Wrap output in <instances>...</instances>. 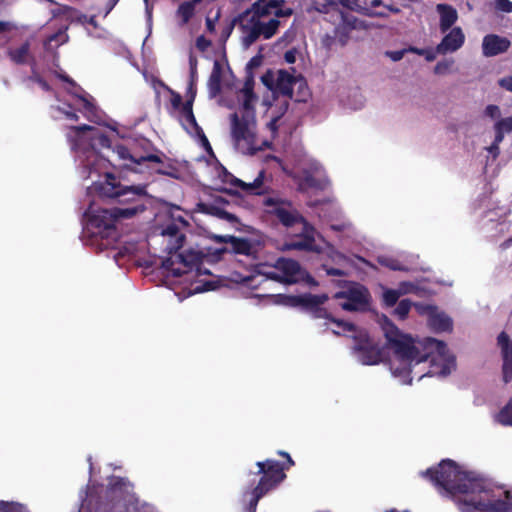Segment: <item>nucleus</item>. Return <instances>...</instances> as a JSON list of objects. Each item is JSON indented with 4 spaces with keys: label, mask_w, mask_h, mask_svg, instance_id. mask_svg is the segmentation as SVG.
Wrapping results in <instances>:
<instances>
[{
    "label": "nucleus",
    "mask_w": 512,
    "mask_h": 512,
    "mask_svg": "<svg viewBox=\"0 0 512 512\" xmlns=\"http://www.w3.org/2000/svg\"><path fill=\"white\" fill-rule=\"evenodd\" d=\"M383 330L388 343L402 361L419 364L430 360L426 375L446 377L455 368V357L448 354L445 342L428 337L415 344L410 336L403 335L386 316Z\"/></svg>",
    "instance_id": "nucleus-1"
},
{
    "label": "nucleus",
    "mask_w": 512,
    "mask_h": 512,
    "mask_svg": "<svg viewBox=\"0 0 512 512\" xmlns=\"http://www.w3.org/2000/svg\"><path fill=\"white\" fill-rule=\"evenodd\" d=\"M485 478L472 471H463L453 460L448 459V496L458 494H484L485 498H471L460 502L461 510L467 512H512V502L490 499L492 489Z\"/></svg>",
    "instance_id": "nucleus-2"
},
{
    "label": "nucleus",
    "mask_w": 512,
    "mask_h": 512,
    "mask_svg": "<svg viewBox=\"0 0 512 512\" xmlns=\"http://www.w3.org/2000/svg\"><path fill=\"white\" fill-rule=\"evenodd\" d=\"M189 226V222L181 214V210L176 208L170 213V219L162 226L161 235L168 237L166 251L169 254H176L175 259L168 257L162 262V266L171 273L173 277H181L184 274L196 269L200 272L205 254L202 251L188 249L177 253L185 242L186 236L182 232Z\"/></svg>",
    "instance_id": "nucleus-3"
},
{
    "label": "nucleus",
    "mask_w": 512,
    "mask_h": 512,
    "mask_svg": "<svg viewBox=\"0 0 512 512\" xmlns=\"http://www.w3.org/2000/svg\"><path fill=\"white\" fill-rule=\"evenodd\" d=\"M278 454L286 458V462H279L275 459H266L256 463L257 471H249L247 474V486L243 496H249L247 510L256 512L258 502L272 490L276 489L285 479L286 470H289L294 461L285 451Z\"/></svg>",
    "instance_id": "nucleus-4"
},
{
    "label": "nucleus",
    "mask_w": 512,
    "mask_h": 512,
    "mask_svg": "<svg viewBox=\"0 0 512 512\" xmlns=\"http://www.w3.org/2000/svg\"><path fill=\"white\" fill-rule=\"evenodd\" d=\"M96 189L101 197L114 199L117 202L118 206L114 207L115 212L123 220L132 219L142 214L146 211L149 203L146 185H122L111 173L106 174L105 182Z\"/></svg>",
    "instance_id": "nucleus-5"
},
{
    "label": "nucleus",
    "mask_w": 512,
    "mask_h": 512,
    "mask_svg": "<svg viewBox=\"0 0 512 512\" xmlns=\"http://www.w3.org/2000/svg\"><path fill=\"white\" fill-rule=\"evenodd\" d=\"M136 505L133 485L119 476H112L106 488L95 495L90 494L87 500L89 512H131Z\"/></svg>",
    "instance_id": "nucleus-6"
},
{
    "label": "nucleus",
    "mask_w": 512,
    "mask_h": 512,
    "mask_svg": "<svg viewBox=\"0 0 512 512\" xmlns=\"http://www.w3.org/2000/svg\"><path fill=\"white\" fill-rule=\"evenodd\" d=\"M270 16L266 9H260L258 3L252 5L240 13L234 20L239 22L242 31V44L250 47L260 37L265 40L271 39L278 32L281 21L278 19H270L267 22L262 21L263 18Z\"/></svg>",
    "instance_id": "nucleus-7"
},
{
    "label": "nucleus",
    "mask_w": 512,
    "mask_h": 512,
    "mask_svg": "<svg viewBox=\"0 0 512 512\" xmlns=\"http://www.w3.org/2000/svg\"><path fill=\"white\" fill-rule=\"evenodd\" d=\"M87 216L86 232L95 242L101 241L102 248L106 249L118 241L120 232L117 224L123 218L115 212L114 207L111 209H90Z\"/></svg>",
    "instance_id": "nucleus-8"
},
{
    "label": "nucleus",
    "mask_w": 512,
    "mask_h": 512,
    "mask_svg": "<svg viewBox=\"0 0 512 512\" xmlns=\"http://www.w3.org/2000/svg\"><path fill=\"white\" fill-rule=\"evenodd\" d=\"M265 212L269 216L275 218L281 225L286 228L302 224L307 226L306 219L294 207L293 203L281 197H265L263 199Z\"/></svg>",
    "instance_id": "nucleus-9"
},
{
    "label": "nucleus",
    "mask_w": 512,
    "mask_h": 512,
    "mask_svg": "<svg viewBox=\"0 0 512 512\" xmlns=\"http://www.w3.org/2000/svg\"><path fill=\"white\" fill-rule=\"evenodd\" d=\"M216 240L229 245L216 250L215 256L217 259H221L225 253H231L245 256L249 260V264L256 263L259 260V252L262 247L258 241L233 235L216 236Z\"/></svg>",
    "instance_id": "nucleus-10"
},
{
    "label": "nucleus",
    "mask_w": 512,
    "mask_h": 512,
    "mask_svg": "<svg viewBox=\"0 0 512 512\" xmlns=\"http://www.w3.org/2000/svg\"><path fill=\"white\" fill-rule=\"evenodd\" d=\"M319 11L326 14L332 13V17L335 16V20L339 21L334 29V38L342 46L347 44L351 32L359 28L357 17L339 9L338 3L335 1H329Z\"/></svg>",
    "instance_id": "nucleus-11"
},
{
    "label": "nucleus",
    "mask_w": 512,
    "mask_h": 512,
    "mask_svg": "<svg viewBox=\"0 0 512 512\" xmlns=\"http://www.w3.org/2000/svg\"><path fill=\"white\" fill-rule=\"evenodd\" d=\"M369 297L368 289L360 284H353L347 290L335 294L336 299L345 300L340 303V306L346 311L365 310L369 303Z\"/></svg>",
    "instance_id": "nucleus-12"
},
{
    "label": "nucleus",
    "mask_w": 512,
    "mask_h": 512,
    "mask_svg": "<svg viewBox=\"0 0 512 512\" xmlns=\"http://www.w3.org/2000/svg\"><path fill=\"white\" fill-rule=\"evenodd\" d=\"M267 160L275 161L281 167L283 172L292 177L297 182L299 191H307L309 189L323 190L327 186L326 179L316 177L311 169H303L301 174L294 175L286 169L283 161L279 157L275 155H269L267 156Z\"/></svg>",
    "instance_id": "nucleus-13"
},
{
    "label": "nucleus",
    "mask_w": 512,
    "mask_h": 512,
    "mask_svg": "<svg viewBox=\"0 0 512 512\" xmlns=\"http://www.w3.org/2000/svg\"><path fill=\"white\" fill-rule=\"evenodd\" d=\"M219 177L223 183L240 188L242 191L250 194L263 195L267 193L269 189L268 187H264V170H261L253 182L250 183H246L241 179H238L223 166L221 167Z\"/></svg>",
    "instance_id": "nucleus-14"
},
{
    "label": "nucleus",
    "mask_w": 512,
    "mask_h": 512,
    "mask_svg": "<svg viewBox=\"0 0 512 512\" xmlns=\"http://www.w3.org/2000/svg\"><path fill=\"white\" fill-rule=\"evenodd\" d=\"M354 351L359 355L364 365H376L380 363L382 353L380 348L369 338L367 334L360 333L354 336Z\"/></svg>",
    "instance_id": "nucleus-15"
},
{
    "label": "nucleus",
    "mask_w": 512,
    "mask_h": 512,
    "mask_svg": "<svg viewBox=\"0 0 512 512\" xmlns=\"http://www.w3.org/2000/svg\"><path fill=\"white\" fill-rule=\"evenodd\" d=\"M254 124L253 117L248 113L240 118L237 113L231 114V135L236 143L244 141L252 145L255 140V133L251 126Z\"/></svg>",
    "instance_id": "nucleus-16"
},
{
    "label": "nucleus",
    "mask_w": 512,
    "mask_h": 512,
    "mask_svg": "<svg viewBox=\"0 0 512 512\" xmlns=\"http://www.w3.org/2000/svg\"><path fill=\"white\" fill-rule=\"evenodd\" d=\"M284 249L315 253H321L322 251V249L316 244L314 228L308 223L307 226L303 225V231L300 235L284 243Z\"/></svg>",
    "instance_id": "nucleus-17"
},
{
    "label": "nucleus",
    "mask_w": 512,
    "mask_h": 512,
    "mask_svg": "<svg viewBox=\"0 0 512 512\" xmlns=\"http://www.w3.org/2000/svg\"><path fill=\"white\" fill-rule=\"evenodd\" d=\"M420 314L428 315V326L434 332H447L452 330V319L443 312H438L437 308L430 305H415Z\"/></svg>",
    "instance_id": "nucleus-18"
},
{
    "label": "nucleus",
    "mask_w": 512,
    "mask_h": 512,
    "mask_svg": "<svg viewBox=\"0 0 512 512\" xmlns=\"http://www.w3.org/2000/svg\"><path fill=\"white\" fill-rule=\"evenodd\" d=\"M112 152L118 156L121 160H129L130 162L138 165H142L145 163H155L162 164L163 160L158 154L154 153H146L139 154L138 147H135L133 150H129L124 145H116Z\"/></svg>",
    "instance_id": "nucleus-19"
},
{
    "label": "nucleus",
    "mask_w": 512,
    "mask_h": 512,
    "mask_svg": "<svg viewBox=\"0 0 512 512\" xmlns=\"http://www.w3.org/2000/svg\"><path fill=\"white\" fill-rule=\"evenodd\" d=\"M94 130L91 125L70 126L66 134L67 141L74 151H85L89 147V134Z\"/></svg>",
    "instance_id": "nucleus-20"
},
{
    "label": "nucleus",
    "mask_w": 512,
    "mask_h": 512,
    "mask_svg": "<svg viewBox=\"0 0 512 512\" xmlns=\"http://www.w3.org/2000/svg\"><path fill=\"white\" fill-rule=\"evenodd\" d=\"M511 46L508 38L497 34H487L482 41V54L485 57H494L505 53Z\"/></svg>",
    "instance_id": "nucleus-21"
},
{
    "label": "nucleus",
    "mask_w": 512,
    "mask_h": 512,
    "mask_svg": "<svg viewBox=\"0 0 512 512\" xmlns=\"http://www.w3.org/2000/svg\"><path fill=\"white\" fill-rule=\"evenodd\" d=\"M465 42V35L461 27H453L436 46V52L441 55L452 53L460 49Z\"/></svg>",
    "instance_id": "nucleus-22"
},
{
    "label": "nucleus",
    "mask_w": 512,
    "mask_h": 512,
    "mask_svg": "<svg viewBox=\"0 0 512 512\" xmlns=\"http://www.w3.org/2000/svg\"><path fill=\"white\" fill-rule=\"evenodd\" d=\"M279 296L284 299V304L293 307L301 306L306 308L310 312L317 306L324 304V302L328 299L326 295H313L310 293L296 296Z\"/></svg>",
    "instance_id": "nucleus-23"
},
{
    "label": "nucleus",
    "mask_w": 512,
    "mask_h": 512,
    "mask_svg": "<svg viewBox=\"0 0 512 512\" xmlns=\"http://www.w3.org/2000/svg\"><path fill=\"white\" fill-rule=\"evenodd\" d=\"M274 268L281 273L282 283L293 284L298 281L300 265L297 261L287 258L277 259Z\"/></svg>",
    "instance_id": "nucleus-24"
},
{
    "label": "nucleus",
    "mask_w": 512,
    "mask_h": 512,
    "mask_svg": "<svg viewBox=\"0 0 512 512\" xmlns=\"http://www.w3.org/2000/svg\"><path fill=\"white\" fill-rule=\"evenodd\" d=\"M30 41L26 40L19 47H10L7 50V56L16 65L31 64L35 66V58L30 51Z\"/></svg>",
    "instance_id": "nucleus-25"
},
{
    "label": "nucleus",
    "mask_w": 512,
    "mask_h": 512,
    "mask_svg": "<svg viewBox=\"0 0 512 512\" xmlns=\"http://www.w3.org/2000/svg\"><path fill=\"white\" fill-rule=\"evenodd\" d=\"M436 11L440 16L439 28L442 33L453 28L458 20L457 10L449 4H437Z\"/></svg>",
    "instance_id": "nucleus-26"
},
{
    "label": "nucleus",
    "mask_w": 512,
    "mask_h": 512,
    "mask_svg": "<svg viewBox=\"0 0 512 512\" xmlns=\"http://www.w3.org/2000/svg\"><path fill=\"white\" fill-rule=\"evenodd\" d=\"M297 82V77L291 75L286 70H279L276 87L283 96L293 98V87Z\"/></svg>",
    "instance_id": "nucleus-27"
},
{
    "label": "nucleus",
    "mask_w": 512,
    "mask_h": 512,
    "mask_svg": "<svg viewBox=\"0 0 512 512\" xmlns=\"http://www.w3.org/2000/svg\"><path fill=\"white\" fill-rule=\"evenodd\" d=\"M311 314L313 318H325L330 320L331 322L335 323L339 328H341L343 332L356 331V326L353 323L333 318L325 308L321 307V305L313 309L311 311Z\"/></svg>",
    "instance_id": "nucleus-28"
},
{
    "label": "nucleus",
    "mask_w": 512,
    "mask_h": 512,
    "mask_svg": "<svg viewBox=\"0 0 512 512\" xmlns=\"http://www.w3.org/2000/svg\"><path fill=\"white\" fill-rule=\"evenodd\" d=\"M89 147L93 151L101 148H111V140L106 134L94 127V130L89 134Z\"/></svg>",
    "instance_id": "nucleus-29"
},
{
    "label": "nucleus",
    "mask_w": 512,
    "mask_h": 512,
    "mask_svg": "<svg viewBox=\"0 0 512 512\" xmlns=\"http://www.w3.org/2000/svg\"><path fill=\"white\" fill-rule=\"evenodd\" d=\"M199 208L202 212L206 214H210L213 216H217L221 219L228 220L229 222H234L237 220L236 216L225 211L224 209L210 203H200Z\"/></svg>",
    "instance_id": "nucleus-30"
},
{
    "label": "nucleus",
    "mask_w": 512,
    "mask_h": 512,
    "mask_svg": "<svg viewBox=\"0 0 512 512\" xmlns=\"http://www.w3.org/2000/svg\"><path fill=\"white\" fill-rule=\"evenodd\" d=\"M497 344L501 349L503 362L512 363V340L502 331L497 337Z\"/></svg>",
    "instance_id": "nucleus-31"
},
{
    "label": "nucleus",
    "mask_w": 512,
    "mask_h": 512,
    "mask_svg": "<svg viewBox=\"0 0 512 512\" xmlns=\"http://www.w3.org/2000/svg\"><path fill=\"white\" fill-rule=\"evenodd\" d=\"M496 142H502L504 134L512 132V115L510 117L499 119L495 125Z\"/></svg>",
    "instance_id": "nucleus-32"
},
{
    "label": "nucleus",
    "mask_w": 512,
    "mask_h": 512,
    "mask_svg": "<svg viewBox=\"0 0 512 512\" xmlns=\"http://www.w3.org/2000/svg\"><path fill=\"white\" fill-rule=\"evenodd\" d=\"M209 89L213 95H216L221 90V68L218 61H215L213 71L208 81Z\"/></svg>",
    "instance_id": "nucleus-33"
},
{
    "label": "nucleus",
    "mask_w": 512,
    "mask_h": 512,
    "mask_svg": "<svg viewBox=\"0 0 512 512\" xmlns=\"http://www.w3.org/2000/svg\"><path fill=\"white\" fill-rule=\"evenodd\" d=\"M248 266L253 272H255L257 274H261V275H266L267 278L282 283L281 273L278 270L265 271L264 269L266 268V265L264 263L259 262V260L256 263L248 264Z\"/></svg>",
    "instance_id": "nucleus-34"
},
{
    "label": "nucleus",
    "mask_w": 512,
    "mask_h": 512,
    "mask_svg": "<svg viewBox=\"0 0 512 512\" xmlns=\"http://www.w3.org/2000/svg\"><path fill=\"white\" fill-rule=\"evenodd\" d=\"M495 420L503 426H512V397L506 405L497 413Z\"/></svg>",
    "instance_id": "nucleus-35"
},
{
    "label": "nucleus",
    "mask_w": 512,
    "mask_h": 512,
    "mask_svg": "<svg viewBox=\"0 0 512 512\" xmlns=\"http://www.w3.org/2000/svg\"><path fill=\"white\" fill-rule=\"evenodd\" d=\"M178 17L181 18L183 25L187 24L195 14V6L188 1L181 3L176 11Z\"/></svg>",
    "instance_id": "nucleus-36"
},
{
    "label": "nucleus",
    "mask_w": 512,
    "mask_h": 512,
    "mask_svg": "<svg viewBox=\"0 0 512 512\" xmlns=\"http://www.w3.org/2000/svg\"><path fill=\"white\" fill-rule=\"evenodd\" d=\"M242 92L244 94L245 100H244V107L248 108L249 102L256 99V95L254 93V78L252 74H249L246 77V80L244 82V86L242 88Z\"/></svg>",
    "instance_id": "nucleus-37"
},
{
    "label": "nucleus",
    "mask_w": 512,
    "mask_h": 512,
    "mask_svg": "<svg viewBox=\"0 0 512 512\" xmlns=\"http://www.w3.org/2000/svg\"><path fill=\"white\" fill-rule=\"evenodd\" d=\"M412 307V302L409 299H402L397 307L394 309L393 314L399 320H405L409 314V311Z\"/></svg>",
    "instance_id": "nucleus-38"
},
{
    "label": "nucleus",
    "mask_w": 512,
    "mask_h": 512,
    "mask_svg": "<svg viewBox=\"0 0 512 512\" xmlns=\"http://www.w3.org/2000/svg\"><path fill=\"white\" fill-rule=\"evenodd\" d=\"M402 292L395 289H387L383 293V303L387 307H393L397 304Z\"/></svg>",
    "instance_id": "nucleus-39"
},
{
    "label": "nucleus",
    "mask_w": 512,
    "mask_h": 512,
    "mask_svg": "<svg viewBox=\"0 0 512 512\" xmlns=\"http://www.w3.org/2000/svg\"><path fill=\"white\" fill-rule=\"evenodd\" d=\"M254 3H258L260 9H266L271 16V9L284 7L285 0H256Z\"/></svg>",
    "instance_id": "nucleus-40"
},
{
    "label": "nucleus",
    "mask_w": 512,
    "mask_h": 512,
    "mask_svg": "<svg viewBox=\"0 0 512 512\" xmlns=\"http://www.w3.org/2000/svg\"><path fill=\"white\" fill-rule=\"evenodd\" d=\"M409 52L415 53L420 56H424L425 60L428 62L434 61L436 59V54H438L436 50L433 51L432 49L417 48L413 46L409 47Z\"/></svg>",
    "instance_id": "nucleus-41"
},
{
    "label": "nucleus",
    "mask_w": 512,
    "mask_h": 512,
    "mask_svg": "<svg viewBox=\"0 0 512 512\" xmlns=\"http://www.w3.org/2000/svg\"><path fill=\"white\" fill-rule=\"evenodd\" d=\"M0 512H25V510L21 504L1 501Z\"/></svg>",
    "instance_id": "nucleus-42"
},
{
    "label": "nucleus",
    "mask_w": 512,
    "mask_h": 512,
    "mask_svg": "<svg viewBox=\"0 0 512 512\" xmlns=\"http://www.w3.org/2000/svg\"><path fill=\"white\" fill-rule=\"evenodd\" d=\"M294 13L293 9L290 7H278L271 9V15L274 16L273 19H280L284 17H290Z\"/></svg>",
    "instance_id": "nucleus-43"
},
{
    "label": "nucleus",
    "mask_w": 512,
    "mask_h": 512,
    "mask_svg": "<svg viewBox=\"0 0 512 512\" xmlns=\"http://www.w3.org/2000/svg\"><path fill=\"white\" fill-rule=\"evenodd\" d=\"M454 61L452 59L450 60H442L439 61L435 67H434V73L438 75H443L449 71L451 66L453 65Z\"/></svg>",
    "instance_id": "nucleus-44"
},
{
    "label": "nucleus",
    "mask_w": 512,
    "mask_h": 512,
    "mask_svg": "<svg viewBox=\"0 0 512 512\" xmlns=\"http://www.w3.org/2000/svg\"><path fill=\"white\" fill-rule=\"evenodd\" d=\"M29 79L33 82H36L44 91L51 90L49 83L36 72L34 66L32 67V75L29 77Z\"/></svg>",
    "instance_id": "nucleus-45"
},
{
    "label": "nucleus",
    "mask_w": 512,
    "mask_h": 512,
    "mask_svg": "<svg viewBox=\"0 0 512 512\" xmlns=\"http://www.w3.org/2000/svg\"><path fill=\"white\" fill-rule=\"evenodd\" d=\"M140 147L142 148V151H140L138 149L139 154L154 153V154H158L161 158L164 156V154L162 152L158 151L157 149H155L149 141H146V140L142 141L140 143Z\"/></svg>",
    "instance_id": "nucleus-46"
},
{
    "label": "nucleus",
    "mask_w": 512,
    "mask_h": 512,
    "mask_svg": "<svg viewBox=\"0 0 512 512\" xmlns=\"http://www.w3.org/2000/svg\"><path fill=\"white\" fill-rule=\"evenodd\" d=\"M297 84H299V94L300 96L297 97L295 100L298 101V102H305L306 101V97L308 96V88L306 86V83L305 81L300 78L298 79L297 78Z\"/></svg>",
    "instance_id": "nucleus-47"
},
{
    "label": "nucleus",
    "mask_w": 512,
    "mask_h": 512,
    "mask_svg": "<svg viewBox=\"0 0 512 512\" xmlns=\"http://www.w3.org/2000/svg\"><path fill=\"white\" fill-rule=\"evenodd\" d=\"M496 9L505 13L512 12V1L510 0H495Z\"/></svg>",
    "instance_id": "nucleus-48"
},
{
    "label": "nucleus",
    "mask_w": 512,
    "mask_h": 512,
    "mask_svg": "<svg viewBox=\"0 0 512 512\" xmlns=\"http://www.w3.org/2000/svg\"><path fill=\"white\" fill-rule=\"evenodd\" d=\"M484 114L492 119L499 118L501 115L500 108L497 105L490 104L486 106Z\"/></svg>",
    "instance_id": "nucleus-49"
},
{
    "label": "nucleus",
    "mask_w": 512,
    "mask_h": 512,
    "mask_svg": "<svg viewBox=\"0 0 512 512\" xmlns=\"http://www.w3.org/2000/svg\"><path fill=\"white\" fill-rule=\"evenodd\" d=\"M407 52H409V48L408 49L396 50V51H387L386 55L392 61L397 62V61H400Z\"/></svg>",
    "instance_id": "nucleus-50"
},
{
    "label": "nucleus",
    "mask_w": 512,
    "mask_h": 512,
    "mask_svg": "<svg viewBox=\"0 0 512 512\" xmlns=\"http://www.w3.org/2000/svg\"><path fill=\"white\" fill-rule=\"evenodd\" d=\"M503 381L509 383L512 380V363L503 362L502 366Z\"/></svg>",
    "instance_id": "nucleus-51"
},
{
    "label": "nucleus",
    "mask_w": 512,
    "mask_h": 512,
    "mask_svg": "<svg viewBox=\"0 0 512 512\" xmlns=\"http://www.w3.org/2000/svg\"><path fill=\"white\" fill-rule=\"evenodd\" d=\"M211 41L201 35L196 39V47L199 51L204 52L211 46Z\"/></svg>",
    "instance_id": "nucleus-52"
},
{
    "label": "nucleus",
    "mask_w": 512,
    "mask_h": 512,
    "mask_svg": "<svg viewBox=\"0 0 512 512\" xmlns=\"http://www.w3.org/2000/svg\"><path fill=\"white\" fill-rule=\"evenodd\" d=\"M184 119L187 124L196 131V133L202 132V128L198 125L193 112L185 115Z\"/></svg>",
    "instance_id": "nucleus-53"
},
{
    "label": "nucleus",
    "mask_w": 512,
    "mask_h": 512,
    "mask_svg": "<svg viewBox=\"0 0 512 512\" xmlns=\"http://www.w3.org/2000/svg\"><path fill=\"white\" fill-rule=\"evenodd\" d=\"M197 58L194 56V54L191 52L189 55V68H190V76L192 81L197 75Z\"/></svg>",
    "instance_id": "nucleus-54"
},
{
    "label": "nucleus",
    "mask_w": 512,
    "mask_h": 512,
    "mask_svg": "<svg viewBox=\"0 0 512 512\" xmlns=\"http://www.w3.org/2000/svg\"><path fill=\"white\" fill-rule=\"evenodd\" d=\"M193 101H194V95H192L190 99L186 100V101L181 105V113H182L183 117H184L185 115H188L189 113H192V112H193V109H192Z\"/></svg>",
    "instance_id": "nucleus-55"
},
{
    "label": "nucleus",
    "mask_w": 512,
    "mask_h": 512,
    "mask_svg": "<svg viewBox=\"0 0 512 512\" xmlns=\"http://www.w3.org/2000/svg\"><path fill=\"white\" fill-rule=\"evenodd\" d=\"M323 269L325 270L328 276L343 277L346 275V273L343 270L334 267H328L327 265H323Z\"/></svg>",
    "instance_id": "nucleus-56"
},
{
    "label": "nucleus",
    "mask_w": 512,
    "mask_h": 512,
    "mask_svg": "<svg viewBox=\"0 0 512 512\" xmlns=\"http://www.w3.org/2000/svg\"><path fill=\"white\" fill-rule=\"evenodd\" d=\"M262 83L267 86L269 89L273 86L274 76L273 73L268 70L262 77H261Z\"/></svg>",
    "instance_id": "nucleus-57"
},
{
    "label": "nucleus",
    "mask_w": 512,
    "mask_h": 512,
    "mask_svg": "<svg viewBox=\"0 0 512 512\" xmlns=\"http://www.w3.org/2000/svg\"><path fill=\"white\" fill-rule=\"evenodd\" d=\"M498 84L500 87L512 92V76L501 78Z\"/></svg>",
    "instance_id": "nucleus-58"
},
{
    "label": "nucleus",
    "mask_w": 512,
    "mask_h": 512,
    "mask_svg": "<svg viewBox=\"0 0 512 512\" xmlns=\"http://www.w3.org/2000/svg\"><path fill=\"white\" fill-rule=\"evenodd\" d=\"M261 63H262V56L256 55V56L252 57L250 59V61L248 62L247 69L257 68L261 65Z\"/></svg>",
    "instance_id": "nucleus-59"
},
{
    "label": "nucleus",
    "mask_w": 512,
    "mask_h": 512,
    "mask_svg": "<svg viewBox=\"0 0 512 512\" xmlns=\"http://www.w3.org/2000/svg\"><path fill=\"white\" fill-rule=\"evenodd\" d=\"M380 263L385 265L386 267H389L392 270H401L397 260L385 259V260H381Z\"/></svg>",
    "instance_id": "nucleus-60"
},
{
    "label": "nucleus",
    "mask_w": 512,
    "mask_h": 512,
    "mask_svg": "<svg viewBox=\"0 0 512 512\" xmlns=\"http://www.w3.org/2000/svg\"><path fill=\"white\" fill-rule=\"evenodd\" d=\"M284 60L289 63L293 64L296 61V51L294 49L288 50L284 53Z\"/></svg>",
    "instance_id": "nucleus-61"
},
{
    "label": "nucleus",
    "mask_w": 512,
    "mask_h": 512,
    "mask_svg": "<svg viewBox=\"0 0 512 512\" xmlns=\"http://www.w3.org/2000/svg\"><path fill=\"white\" fill-rule=\"evenodd\" d=\"M171 104L175 109H178L183 104L181 95L172 93Z\"/></svg>",
    "instance_id": "nucleus-62"
},
{
    "label": "nucleus",
    "mask_w": 512,
    "mask_h": 512,
    "mask_svg": "<svg viewBox=\"0 0 512 512\" xmlns=\"http://www.w3.org/2000/svg\"><path fill=\"white\" fill-rule=\"evenodd\" d=\"M197 134L200 136L201 141H202V144H203V146L205 147V149H206L208 152L213 153V151H212V147H211V145H210V143H209V141H208L207 137L205 136L204 132L202 131V132L197 133Z\"/></svg>",
    "instance_id": "nucleus-63"
},
{
    "label": "nucleus",
    "mask_w": 512,
    "mask_h": 512,
    "mask_svg": "<svg viewBox=\"0 0 512 512\" xmlns=\"http://www.w3.org/2000/svg\"><path fill=\"white\" fill-rule=\"evenodd\" d=\"M78 98L83 102V107L86 111L92 112L94 110V105L87 98L83 96H78Z\"/></svg>",
    "instance_id": "nucleus-64"
}]
</instances>
